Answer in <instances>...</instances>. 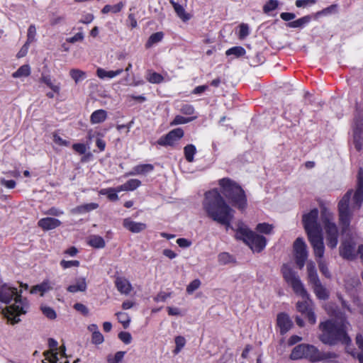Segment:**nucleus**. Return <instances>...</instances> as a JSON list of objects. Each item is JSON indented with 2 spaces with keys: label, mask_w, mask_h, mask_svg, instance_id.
<instances>
[{
  "label": "nucleus",
  "mask_w": 363,
  "mask_h": 363,
  "mask_svg": "<svg viewBox=\"0 0 363 363\" xmlns=\"http://www.w3.org/2000/svg\"><path fill=\"white\" fill-rule=\"evenodd\" d=\"M350 323L345 317L328 320L319 324V340L325 345H335L339 342L348 345L351 340L347 334Z\"/></svg>",
  "instance_id": "obj_1"
},
{
  "label": "nucleus",
  "mask_w": 363,
  "mask_h": 363,
  "mask_svg": "<svg viewBox=\"0 0 363 363\" xmlns=\"http://www.w3.org/2000/svg\"><path fill=\"white\" fill-rule=\"evenodd\" d=\"M21 293V291H20ZM14 303L6 308L7 318L11 320L12 324L20 322L19 315L26 314L29 308V303L26 298H23L15 287L8 284H3L0 286V301L8 304L12 300Z\"/></svg>",
  "instance_id": "obj_2"
},
{
  "label": "nucleus",
  "mask_w": 363,
  "mask_h": 363,
  "mask_svg": "<svg viewBox=\"0 0 363 363\" xmlns=\"http://www.w3.org/2000/svg\"><path fill=\"white\" fill-rule=\"evenodd\" d=\"M318 210L312 209L303 216V224L315 257H323L325 252L322 228L318 223Z\"/></svg>",
  "instance_id": "obj_3"
},
{
  "label": "nucleus",
  "mask_w": 363,
  "mask_h": 363,
  "mask_svg": "<svg viewBox=\"0 0 363 363\" xmlns=\"http://www.w3.org/2000/svg\"><path fill=\"white\" fill-rule=\"evenodd\" d=\"M202 205L208 217L213 221H217L233 210L217 189H213L205 193Z\"/></svg>",
  "instance_id": "obj_4"
},
{
  "label": "nucleus",
  "mask_w": 363,
  "mask_h": 363,
  "mask_svg": "<svg viewBox=\"0 0 363 363\" xmlns=\"http://www.w3.org/2000/svg\"><path fill=\"white\" fill-rule=\"evenodd\" d=\"M337 357L338 354L335 352L320 351L314 345L309 344L298 345L290 354V358L293 360L306 359L313 363L322 361L333 362Z\"/></svg>",
  "instance_id": "obj_5"
},
{
  "label": "nucleus",
  "mask_w": 363,
  "mask_h": 363,
  "mask_svg": "<svg viewBox=\"0 0 363 363\" xmlns=\"http://www.w3.org/2000/svg\"><path fill=\"white\" fill-rule=\"evenodd\" d=\"M218 184L221 187L222 194L233 206L241 211L247 208V196L238 184L228 178L220 179Z\"/></svg>",
  "instance_id": "obj_6"
},
{
  "label": "nucleus",
  "mask_w": 363,
  "mask_h": 363,
  "mask_svg": "<svg viewBox=\"0 0 363 363\" xmlns=\"http://www.w3.org/2000/svg\"><path fill=\"white\" fill-rule=\"evenodd\" d=\"M235 238L242 240L255 252H262L267 245V239L264 236L257 234L243 224L238 226Z\"/></svg>",
  "instance_id": "obj_7"
},
{
  "label": "nucleus",
  "mask_w": 363,
  "mask_h": 363,
  "mask_svg": "<svg viewBox=\"0 0 363 363\" xmlns=\"http://www.w3.org/2000/svg\"><path fill=\"white\" fill-rule=\"evenodd\" d=\"M321 220L326 234L327 245L331 249H334L338 243V229L333 213L328 208H323L321 209Z\"/></svg>",
  "instance_id": "obj_8"
},
{
  "label": "nucleus",
  "mask_w": 363,
  "mask_h": 363,
  "mask_svg": "<svg viewBox=\"0 0 363 363\" xmlns=\"http://www.w3.org/2000/svg\"><path fill=\"white\" fill-rule=\"evenodd\" d=\"M281 272L284 281L291 286L294 293L301 298H308V293L296 272L287 264H284Z\"/></svg>",
  "instance_id": "obj_9"
},
{
  "label": "nucleus",
  "mask_w": 363,
  "mask_h": 363,
  "mask_svg": "<svg viewBox=\"0 0 363 363\" xmlns=\"http://www.w3.org/2000/svg\"><path fill=\"white\" fill-rule=\"evenodd\" d=\"M350 189L343 196L338 203L339 223L341 226V232L342 234L350 231V225L352 214L350 211L349 203L352 194Z\"/></svg>",
  "instance_id": "obj_10"
},
{
  "label": "nucleus",
  "mask_w": 363,
  "mask_h": 363,
  "mask_svg": "<svg viewBox=\"0 0 363 363\" xmlns=\"http://www.w3.org/2000/svg\"><path fill=\"white\" fill-rule=\"evenodd\" d=\"M306 269L308 283L311 285L313 292L317 298L320 300L328 299L329 297V292L321 284L315 264L313 262H309L307 264Z\"/></svg>",
  "instance_id": "obj_11"
},
{
  "label": "nucleus",
  "mask_w": 363,
  "mask_h": 363,
  "mask_svg": "<svg viewBox=\"0 0 363 363\" xmlns=\"http://www.w3.org/2000/svg\"><path fill=\"white\" fill-rule=\"evenodd\" d=\"M294 250L295 253L296 263L298 268L301 269L308 257L306 245L303 238H298L294 243Z\"/></svg>",
  "instance_id": "obj_12"
},
{
  "label": "nucleus",
  "mask_w": 363,
  "mask_h": 363,
  "mask_svg": "<svg viewBox=\"0 0 363 363\" xmlns=\"http://www.w3.org/2000/svg\"><path fill=\"white\" fill-rule=\"evenodd\" d=\"M303 301H298L296 303V308L298 312L304 314L308 319V321L314 325L316 322V316L314 311L311 308L312 301L311 300L310 295L308 294V298H302Z\"/></svg>",
  "instance_id": "obj_13"
},
{
  "label": "nucleus",
  "mask_w": 363,
  "mask_h": 363,
  "mask_svg": "<svg viewBox=\"0 0 363 363\" xmlns=\"http://www.w3.org/2000/svg\"><path fill=\"white\" fill-rule=\"evenodd\" d=\"M184 136V130L181 128L173 129L169 131L164 136L161 137L158 140L157 143L162 146H172L177 141L180 140Z\"/></svg>",
  "instance_id": "obj_14"
},
{
  "label": "nucleus",
  "mask_w": 363,
  "mask_h": 363,
  "mask_svg": "<svg viewBox=\"0 0 363 363\" xmlns=\"http://www.w3.org/2000/svg\"><path fill=\"white\" fill-rule=\"evenodd\" d=\"M354 208H359L363 202V168L359 167L357 175L356 191L353 196Z\"/></svg>",
  "instance_id": "obj_15"
},
{
  "label": "nucleus",
  "mask_w": 363,
  "mask_h": 363,
  "mask_svg": "<svg viewBox=\"0 0 363 363\" xmlns=\"http://www.w3.org/2000/svg\"><path fill=\"white\" fill-rule=\"evenodd\" d=\"M340 254L345 259H354L355 258L354 243L347 240L342 242L340 247Z\"/></svg>",
  "instance_id": "obj_16"
},
{
  "label": "nucleus",
  "mask_w": 363,
  "mask_h": 363,
  "mask_svg": "<svg viewBox=\"0 0 363 363\" xmlns=\"http://www.w3.org/2000/svg\"><path fill=\"white\" fill-rule=\"evenodd\" d=\"M277 320L281 334H284L288 332L293 325V323L289 316L284 313L278 314Z\"/></svg>",
  "instance_id": "obj_17"
},
{
  "label": "nucleus",
  "mask_w": 363,
  "mask_h": 363,
  "mask_svg": "<svg viewBox=\"0 0 363 363\" xmlns=\"http://www.w3.org/2000/svg\"><path fill=\"white\" fill-rule=\"evenodd\" d=\"M38 225L44 230H50L60 226L61 225V222L57 218L47 217L39 220Z\"/></svg>",
  "instance_id": "obj_18"
},
{
  "label": "nucleus",
  "mask_w": 363,
  "mask_h": 363,
  "mask_svg": "<svg viewBox=\"0 0 363 363\" xmlns=\"http://www.w3.org/2000/svg\"><path fill=\"white\" fill-rule=\"evenodd\" d=\"M123 225L124 228L134 233H138L143 231L147 228L145 223L135 222L131 220L130 218H125L123 221Z\"/></svg>",
  "instance_id": "obj_19"
},
{
  "label": "nucleus",
  "mask_w": 363,
  "mask_h": 363,
  "mask_svg": "<svg viewBox=\"0 0 363 363\" xmlns=\"http://www.w3.org/2000/svg\"><path fill=\"white\" fill-rule=\"evenodd\" d=\"M87 284L84 277L76 279L74 284L69 285L67 290L70 293H77L78 291L84 292L86 290Z\"/></svg>",
  "instance_id": "obj_20"
},
{
  "label": "nucleus",
  "mask_w": 363,
  "mask_h": 363,
  "mask_svg": "<svg viewBox=\"0 0 363 363\" xmlns=\"http://www.w3.org/2000/svg\"><path fill=\"white\" fill-rule=\"evenodd\" d=\"M117 289L124 294H128L132 290L130 283L123 277H117L115 281Z\"/></svg>",
  "instance_id": "obj_21"
},
{
  "label": "nucleus",
  "mask_w": 363,
  "mask_h": 363,
  "mask_svg": "<svg viewBox=\"0 0 363 363\" xmlns=\"http://www.w3.org/2000/svg\"><path fill=\"white\" fill-rule=\"evenodd\" d=\"M356 344L359 349V352H348L353 357L357 358L359 363H363V335L358 334L356 336Z\"/></svg>",
  "instance_id": "obj_22"
},
{
  "label": "nucleus",
  "mask_w": 363,
  "mask_h": 363,
  "mask_svg": "<svg viewBox=\"0 0 363 363\" xmlns=\"http://www.w3.org/2000/svg\"><path fill=\"white\" fill-rule=\"evenodd\" d=\"M123 72L122 68L118 69L116 71H106L102 68H98L96 70V75L100 79L109 78L112 79L118 75H120Z\"/></svg>",
  "instance_id": "obj_23"
},
{
  "label": "nucleus",
  "mask_w": 363,
  "mask_h": 363,
  "mask_svg": "<svg viewBox=\"0 0 363 363\" xmlns=\"http://www.w3.org/2000/svg\"><path fill=\"white\" fill-rule=\"evenodd\" d=\"M107 118V112L104 109H99L94 111L90 117V121L92 124L101 123Z\"/></svg>",
  "instance_id": "obj_24"
},
{
  "label": "nucleus",
  "mask_w": 363,
  "mask_h": 363,
  "mask_svg": "<svg viewBox=\"0 0 363 363\" xmlns=\"http://www.w3.org/2000/svg\"><path fill=\"white\" fill-rule=\"evenodd\" d=\"M40 82L45 84L52 91L59 94L60 91V84H54L51 77L49 74H42L40 78Z\"/></svg>",
  "instance_id": "obj_25"
},
{
  "label": "nucleus",
  "mask_w": 363,
  "mask_h": 363,
  "mask_svg": "<svg viewBox=\"0 0 363 363\" xmlns=\"http://www.w3.org/2000/svg\"><path fill=\"white\" fill-rule=\"evenodd\" d=\"M154 167L150 164H139L133 168L131 172L129 173L130 175H136V174H145L151 171H152Z\"/></svg>",
  "instance_id": "obj_26"
},
{
  "label": "nucleus",
  "mask_w": 363,
  "mask_h": 363,
  "mask_svg": "<svg viewBox=\"0 0 363 363\" xmlns=\"http://www.w3.org/2000/svg\"><path fill=\"white\" fill-rule=\"evenodd\" d=\"M52 287L50 286V281L48 280L43 281L41 284L35 285L32 287L30 294L40 293L41 296L46 291L51 290Z\"/></svg>",
  "instance_id": "obj_27"
},
{
  "label": "nucleus",
  "mask_w": 363,
  "mask_h": 363,
  "mask_svg": "<svg viewBox=\"0 0 363 363\" xmlns=\"http://www.w3.org/2000/svg\"><path fill=\"white\" fill-rule=\"evenodd\" d=\"M311 17L310 16H305L296 21L288 23L286 26L289 28H301L304 27L306 24H308L311 21Z\"/></svg>",
  "instance_id": "obj_28"
},
{
  "label": "nucleus",
  "mask_w": 363,
  "mask_h": 363,
  "mask_svg": "<svg viewBox=\"0 0 363 363\" xmlns=\"http://www.w3.org/2000/svg\"><path fill=\"white\" fill-rule=\"evenodd\" d=\"M88 244L94 248H104L106 245L104 238L96 235L89 237Z\"/></svg>",
  "instance_id": "obj_29"
},
{
  "label": "nucleus",
  "mask_w": 363,
  "mask_h": 363,
  "mask_svg": "<svg viewBox=\"0 0 363 363\" xmlns=\"http://www.w3.org/2000/svg\"><path fill=\"white\" fill-rule=\"evenodd\" d=\"M99 207V204L96 203H86L81 206H78L72 210L74 213H84L89 212L92 210L96 209Z\"/></svg>",
  "instance_id": "obj_30"
},
{
  "label": "nucleus",
  "mask_w": 363,
  "mask_h": 363,
  "mask_svg": "<svg viewBox=\"0 0 363 363\" xmlns=\"http://www.w3.org/2000/svg\"><path fill=\"white\" fill-rule=\"evenodd\" d=\"M69 76L77 84L86 77V73L79 69H71L69 71Z\"/></svg>",
  "instance_id": "obj_31"
},
{
  "label": "nucleus",
  "mask_w": 363,
  "mask_h": 363,
  "mask_svg": "<svg viewBox=\"0 0 363 363\" xmlns=\"http://www.w3.org/2000/svg\"><path fill=\"white\" fill-rule=\"evenodd\" d=\"M234 213L235 211L233 210V211L229 212L221 218L218 219L216 222L222 225H224L226 230H228L229 228H232L231 222L234 219Z\"/></svg>",
  "instance_id": "obj_32"
},
{
  "label": "nucleus",
  "mask_w": 363,
  "mask_h": 363,
  "mask_svg": "<svg viewBox=\"0 0 363 363\" xmlns=\"http://www.w3.org/2000/svg\"><path fill=\"white\" fill-rule=\"evenodd\" d=\"M170 2L173 6L175 12L180 18H182L184 21H188L190 18V16L186 13L184 7L182 5L174 2L173 1H171Z\"/></svg>",
  "instance_id": "obj_33"
},
{
  "label": "nucleus",
  "mask_w": 363,
  "mask_h": 363,
  "mask_svg": "<svg viewBox=\"0 0 363 363\" xmlns=\"http://www.w3.org/2000/svg\"><path fill=\"white\" fill-rule=\"evenodd\" d=\"M30 74V67L28 65L21 66L15 72L12 74L13 78L26 77Z\"/></svg>",
  "instance_id": "obj_34"
},
{
  "label": "nucleus",
  "mask_w": 363,
  "mask_h": 363,
  "mask_svg": "<svg viewBox=\"0 0 363 363\" xmlns=\"http://www.w3.org/2000/svg\"><path fill=\"white\" fill-rule=\"evenodd\" d=\"M164 34L162 32H157L153 34H152L150 38H148L146 44L145 48H151L154 44H156L159 42H160L163 38Z\"/></svg>",
  "instance_id": "obj_35"
},
{
  "label": "nucleus",
  "mask_w": 363,
  "mask_h": 363,
  "mask_svg": "<svg viewBox=\"0 0 363 363\" xmlns=\"http://www.w3.org/2000/svg\"><path fill=\"white\" fill-rule=\"evenodd\" d=\"M184 152L186 160L189 162H192L194 161V155L196 152V149L194 145H187L184 148Z\"/></svg>",
  "instance_id": "obj_36"
},
{
  "label": "nucleus",
  "mask_w": 363,
  "mask_h": 363,
  "mask_svg": "<svg viewBox=\"0 0 363 363\" xmlns=\"http://www.w3.org/2000/svg\"><path fill=\"white\" fill-rule=\"evenodd\" d=\"M99 194L101 195H107L108 199L112 201H115L118 199L117 192L113 188L103 189L99 191Z\"/></svg>",
  "instance_id": "obj_37"
},
{
  "label": "nucleus",
  "mask_w": 363,
  "mask_h": 363,
  "mask_svg": "<svg viewBox=\"0 0 363 363\" xmlns=\"http://www.w3.org/2000/svg\"><path fill=\"white\" fill-rule=\"evenodd\" d=\"M118 320L121 323L124 328H128L130 322V318L128 314L124 312H118L116 313Z\"/></svg>",
  "instance_id": "obj_38"
},
{
  "label": "nucleus",
  "mask_w": 363,
  "mask_h": 363,
  "mask_svg": "<svg viewBox=\"0 0 363 363\" xmlns=\"http://www.w3.org/2000/svg\"><path fill=\"white\" fill-rule=\"evenodd\" d=\"M196 118V116L185 118V117L178 115V116H175L174 120L170 123V125H179V124H184V123H189Z\"/></svg>",
  "instance_id": "obj_39"
},
{
  "label": "nucleus",
  "mask_w": 363,
  "mask_h": 363,
  "mask_svg": "<svg viewBox=\"0 0 363 363\" xmlns=\"http://www.w3.org/2000/svg\"><path fill=\"white\" fill-rule=\"evenodd\" d=\"M279 6V1L277 0H269L263 6V11L265 13H268L272 11H274Z\"/></svg>",
  "instance_id": "obj_40"
},
{
  "label": "nucleus",
  "mask_w": 363,
  "mask_h": 363,
  "mask_svg": "<svg viewBox=\"0 0 363 363\" xmlns=\"http://www.w3.org/2000/svg\"><path fill=\"white\" fill-rule=\"evenodd\" d=\"M226 55H233L236 57H241L245 54V50L242 47H233L225 52Z\"/></svg>",
  "instance_id": "obj_41"
},
{
  "label": "nucleus",
  "mask_w": 363,
  "mask_h": 363,
  "mask_svg": "<svg viewBox=\"0 0 363 363\" xmlns=\"http://www.w3.org/2000/svg\"><path fill=\"white\" fill-rule=\"evenodd\" d=\"M273 228L274 227L272 225H270L267 223H259L256 227V230L258 232L264 234H270Z\"/></svg>",
  "instance_id": "obj_42"
},
{
  "label": "nucleus",
  "mask_w": 363,
  "mask_h": 363,
  "mask_svg": "<svg viewBox=\"0 0 363 363\" xmlns=\"http://www.w3.org/2000/svg\"><path fill=\"white\" fill-rule=\"evenodd\" d=\"M319 259L317 261L318 262V267H319V269L320 271V272L327 278H330V271L328 268V266H327V264L326 262L322 259V257H319Z\"/></svg>",
  "instance_id": "obj_43"
},
{
  "label": "nucleus",
  "mask_w": 363,
  "mask_h": 363,
  "mask_svg": "<svg viewBox=\"0 0 363 363\" xmlns=\"http://www.w3.org/2000/svg\"><path fill=\"white\" fill-rule=\"evenodd\" d=\"M125 352L119 351L117 352L114 356L109 355L107 358V361L108 363H119L122 361Z\"/></svg>",
  "instance_id": "obj_44"
},
{
  "label": "nucleus",
  "mask_w": 363,
  "mask_h": 363,
  "mask_svg": "<svg viewBox=\"0 0 363 363\" xmlns=\"http://www.w3.org/2000/svg\"><path fill=\"white\" fill-rule=\"evenodd\" d=\"M175 344H176V347L174 350V353L177 354L184 347V345L186 344V340L182 336H177L175 337Z\"/></svg>",
  "instance_id": "obj_45"
},
{
  "label": "nucleus",
  "mask_w": 363,
  "mask_h": 363,
  "mask_svg": "<svg viewBox=\"0 0 363 363\" xmlns=\"http://www.w3.org/2000/svg\"><path fill=\"white\" fill-rule=\"evenodd\" d=\"M40 309L43 313L49 319L53 320L56 318V313L55 311L49 306H42Z\"/></svg>",
  "instance_id": "obj_46"
},
{
  "label": "nucleus",
  "mask_w": 363,
  "mask_h": 363,
  "mask_svg": "<svg viewBox=\"0 0 363 363\" xmlns=\"http://www.w3.org/2000/svg\"><path fill=\"white\" fill-rule=\"evenodd\" d=\"M218 259L221 264H227L233 261V257L228 252L220 253Z\"/></svg>",
  "instance_id": "obj_47"
},
{
  "label": "nucleus",
  "mask_w": 363,
  "mask_h": 363,
  "mask_svg": "<svg viewBox=\"0 0 363 363\" xmlns=\"http://www.w3.org/2000/svg\"><path fill=\"white\" fill-rule=\"evenodd\" d=\"M147 79L150 82L153 84H159L162 82L163 77L157 72H152L149 73L148 77H147Z\"/></svg>",
  "instance_id": "obj_48"
},
{
  "label": "nucleus",
  "mask_w": 363,
  "mask_h": 363,
  "mask_svg": "<svg viewBox=\"0 0 363 363\" xmlns=\"http://www.w3.org/2000/svg\"><path fill=\"white\" fill-rule=\"evenodd\" d=\"M125 184L128 191H133L140 186L141 182L137 179H132L127 181Z\"/></svg>",
  "instance_id": "obj_49"
},
{
  "label": "nucleus",
  "mask_w": 363,
  "mask_h": 363,
  "mask_svg": "<svg viewBox=\"0 0 363 363\" xmlns=\"http://www.w3.org/2000/svg\"><path fill=\"white\" fill-rule=\"evenodd\" d=\"M36 35V28L35 25H30L28 27V33H27V41L26 43L30 44V43L35 41Z\"/></svg>",
  "instance_id": "obj_50"
},
{
  "label": "nucleus",
  "mask_w": 363,
  "mask_h": 363,
  "mask_svg": "<svg viewBox=\"0 0 363 363\" xmlns=\"http://www.w3.org/2000/svg\"><path fill=\"white\" fill-rule=\"evenodd\" d=\"M201 285V281L199 279L193 280L186 287V292L192 294L194 291L198 289Z\"/></svg>",
  "instance_id": "obj_51"
},
{
  "label": "nucleus",
  "mask_w": 363,
  "mask_h": 363,
  "mask_svg": "<svg viewBox=\"0 0 363 363\" xmlns=\"http://www.w3.org/2000/svg\"><path fill=\"white\" fill-rule=\"evenodd\" d=\"M118 338L125 344H130L132 340V336L128 332L119 333Z\"/></svg>",
  "instance_id": "obj_52"
},
{
  "label": "nucleus",
  "mask_w": 363,
  "mask_h": 363,
  "mask_svg": "<svg viewBox=\"0 0 363 363\" xmlns=\"http://www.w3.org/2000/svg\"><path fill=\"white\" fill-rule=\"evenodd\" d=\"M104 340L103 335L99 332L91 335V342L95 345L101 344Z\"/></svg>",
  "instance_id": "obj_53"
},
{
  "label": "nucleus",
  "mask_w": 363,
  "mask_h": 363,
  "mask_svg": "<svg viewBox=\"0 0 363 363\" xmlns=\"http://www.w3.org/2000/svg\"><path fill=\"white\" fill-rule=\"evenodd\" d=\"M74 308L78 312L81 313L84 315H87L89 314L88 308L81 303H77L74 305Z\"/></svg>",
  "instance_id": "obj_54"
},
{
  "label": "nucleus",
  "mask_w": 363,
  "mask_h": 363,
  "mask_svg": "<svg viewBox=\"0 0 363 363\" xmlns=\"http://www.w3.org/2000/svg\"><path fill=\"white\" fill-rule=\"evenodd\" d=\"M249 35V27L245 23H242L240 26L239 38L244 39Z\"/></svg>",
  "instance_id": "obj_55"
},
{
  "label": "nucleus",
  "mask_w": 363,
  "mask_h": 363,
  "mask_svg": "<svg viewBox=\"0 0 363 363\" xmlns=\"http://www.w3.org/2000/svg\"><path fill=\"white\" fill-rule=\"evenodd\" d=\"M60 265L64 269H67L72 267H78L79 265V262L77 260L66 261L63 259L60 262Z\"/></svg>",
  "instance_id": "obj_56"
},
{
  "label": "nucleus",
  "mask_w": 363,
  "mask_h": 363,
  "mask_svg": "<svg viewBox=\"0 0 363 363\" xmlns=\"http://www.w3.org/2000/svg\"><path fill=\"white\" fill-rule=\"evenodd\" d=\"M53 141L60 146H68L69 145V141L63 140L58 134L53 133Z\"/></svg>",
  "instance_id": "obj_57"
},
{
  "label": "nucleus",
  "mask_w": 363,
  "mask_h": 363,
  "mask_svg": "<svg viewBox=\"0 0 363 363\" xmlns=\"http://www.w3.org/2000/svg\"><path fill=\"white\" fill-rule=\"evenodd\" d=\"M180 112L185 115H192L194 113V108L190 104H184L180 109Z\"/></svg>",
  "instance_id": "obj_58"
},
{
  "label": "nucleus",
  "mask_w": 363,
  "mask_h": 363,
  "mask_svg": "<svg viewBox=\"0 0 363 363\" xmlns=\"http://www.w3.org/2000/svg\"><path fill=\"white\" fill-rule=\"evenodd\" d=\"M315 3L316 0H296L295 4L298 8H305L309 5L314 4Z\"/></svg>",
  "instance_id": "obj_59"
},
{
  "label": "nucleus",
  "mask_w": 363,
  "mask_h": 363,
  "mask_svg": "<svg viewBox=\"0 0 363 363\" xmlns=\"http://www.w3.org/2000/svg\"><path fill=\"white\" fill-rule=\"evenodd\" d=\"M72 148L74 151L81 155L84 154L86 151V147L83 143H75L72 145Z\"/></svg>",
  "instance_id": "obj_60"
},
{
  "label": "nucleus",
  "mask_w": 363,
  "mask_h": 363,
  "mask_svg": "<svg viewBox=\"0 0 363 363\" xmlns=\"http://www.w3.org/2000/svg\"><path fill=\"white\" fill-rule=\"evenodd\" d=\"M171 294L170 293H165V292H160L155 298L154 300L156 302H164L166 301V299L169 297H170Z\"/></svg>",
  "instance_id": "obj_61"
},
{
  "label": "nucleus",
  "mask_w": 363,
  "mask_h": 363,
  "mask_svg": "<svg viewBox=\"0 0 363 363\" xmlns=\"http://www.w3.org/2000/svg\"><path fill=\"white\" fill-rule=\"evenodd\" d=\"M65 20V18L61 16H55L52 14V18L50 20V24L52 26H55L57 24L61 23Z\"/></svg>",
  "instance_id": "obj_62"
},
{
  "label": "nucleus",
  "mask_w": 363,
  "mask_h": 363,
  "mask_svg": "<svg viewBox=\"0 0 363 363\" xmlns=\"http://www.w3.org/2000/svg\"><path fill=\"white\" fill-rule=\"evenodd\" d=\"M0 184L8 189H13L16 184L14 180H6L4 178L0 179Z\"/></svg>",
  "instance_id": "obj_63"
},
{
  "label": "nucleus",
  "mask_w": 363,
  "mask_h": 363,
  "mask_svg": "<svg viewBox=\"0 0 363 363\" xmlns=\"http://www.w3.org/2000/svg\"><path fill=\"white\" fill-rule=\"evenodd\" d=\"M177 243L180 247L186 248L191 245V242L186 238H179L177 240Z\"/></svg>",
  "instance_id": "obj_64"
}]
</instances>
